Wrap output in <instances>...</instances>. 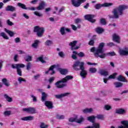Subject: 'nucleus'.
I'll use <instances>...</instances> for the list:
<instances>
[{
	"label": "nucleus",
	"mask_w": 128,
	"mask_h": 128,
	"mask_svg": "<svg viewBox=\"0 0 128 128\" xmlns=\"http://www.w3.org/2000/svg\"><path fill=\"white\" fill-rule=\"evenodd\" d=\"M96 35L93 36L92 38L88 42L89 46H94V40H96Z\"/></svg>",
	"instance_id": "aec40b11"
},
{
	"label": "nucleus",
	"mask_w": 128,
	"mask_h": 128,
	"mask_svg": "<svg viewBox=\"0 0 128 128\" xmlns=\"http://www.w3.org/2000/svg\"><path fill=\"white\" fill-rule=\"evenodd\" d=\"M6 12H16V8L15 6H12L8 5L6 8Z\"/></svg>",
	"instance_id": "f8f14e48"
},
{
	"label": "nucleus",
	"mask_w": 128,
	"mask_h": 128,
	"mask_svg": "<svg viewBox=\"0 0 128 128\" xmlns=\"http://www.w3.org/2000/svg\"><path fill=\"white\" fill-rule=\"evenodd\" d=\"M76 44H78V41L76 40H74L69 44V46H70V50H78V48H80V46H76Z\"/></svg>",
	"instance_id": "6e6552de"
},
{
	"label": "nucleus",
	"mask_w": 128,
	"mask_h": 128,
	"mask_svg": "<svg viewBox=\"0 0 128 128\" xmlns=\"http://www.w3.org/2000/svg\"><path fill=\"white\" fill-rule=\"evenodd\" d=\"M38 44H40V40H35L33 44H32V48H38Z\"/></svg>",
	"instance_id": "473e14b6"
},
{
	"label": "nucleus",
	"mask_w": 128,
	"mask_h": 128,
	"mask_svg": "<svg viewBox=\"0 0 128 128\" xmlns=\"http://www.w3.org/2000/svg\"><path fill=\"white\" fill-rule=\"evenodd\" d=\"M16 70L18 74L20 76H22V69H20V68H17Z\"/></svg>",
	"instance_id": "5fc2aeb1"
},
{
	"label": "nucleus",
	"mask_w": 128,
	"mask_h": 128,
	"mask_svg": "<svg viewBox=\"0 0 128 128\" xmlns=\"http://www.w3.org/2000/svg\"><path fill=\"white\" fill-rule=\"evenodd\" d=\"M80 22H82V19L80 18H76L75 19V24H80Z\"/></svg>",
	"instance_id": "0e129e2a"
},
{
	"label": "nucleus",
	"mask_w": 128,
	"mask_h": 128,
	"mask_svg": "<svg viewBox=\"0 0 128 128\" xmlns=\"http://www.w3.org/2000/svg\"><path fill=\"white\" fill-rule=\"evenodd\" d=\"M70 26L72 30H78V28L76 27V26L74 24H71Z\"/></svg>",
	"instance_id": "338daca9"
},
{
	"label": "nucleus",
	"mask_w": 128,
	"mask_h": 128,
	"mask_svg": "<svg viewBox=\"0 0 128 128\" xmlns=\"http://www.w3.org/2000/svg\"><path fill=\"white\" fill-rule=\"evenodd\" d=\"M116 114H126V110L124 108H117L116 110Z\"/></svg>",
	"instance_id": "f3484780"
},
{
	"label": "nucleus",
	"mask_w": 128,
	"mask_h": 128,
	"mask_svg": "<svg viewBox=\"0 0 128 128\" xmlns=\"http://www.w3.org/2000/svg\"><path fill=\"white\" fill-rule=\"evenodd\" d=\"M45 6L46 3L42 1L39 4V6L36 8V9L38 10H44V8Z\"/></svg>",
	"instance_id": "6ab92c4d"
},
{
	"label": "nucleus",
	"mask_w": 128,
	"mask_h": 128,
	"mask_svg": "<svg viewBox=\"0 0 128 128\" xmlns=\"http://www.w3.org/2000/svg\"><path fill=\"white\" fill-rule=\"evenodd\" d=\"M72 4L75 8H78L80 6V4L78 0H71Z\"/></svg>",
	"instance_id": "4be33fe9"
},
{
	"label": "nucleus",
	"mask_w": 128,
	"mask_h": 128,
	"mask_svg": "<svg viewBox=\"0 0 128 128\" xmlns=\"http://www.w3.org/2000/svg\"><path fill=\"white\" fill-rule=\"evenodd\" d=\"M120 56H128V48H124L123 50H119Z\"/></svg>",
	"instance_id": "ddd939ff"
},
{
	"label": "nucleus",
	"mask_w": 128,
	"mask_h": 128,
	"mask_svg": "<svg viewBox=\"0 0 128 128\" xmlns=\"http://www.w3.org/2000/svg\"><path fill=\"white\" fill-rule=\"evenodd\" d=\"M78 56L80 58H84V54L82 52H80V53H78Z\"/></svg>",
	"instance_id": "e2e57ef3"
},
{
	"label": "nucleus",
	"mask_w": 128,
	"mask_h": 128,
	"mask_svg": "<svg viewBox=\"0 0 128 128\" xmlns=\"http://www.w3.org/2000/svg\"><path fill=\"white\" fill-rule=\"evenodd\" d=\"M84 120V118L82 117H80V119H78V117L76 116V118H70L68 120V121L70 122H77V124H80V122H82Z\"/></svg>",
	"instance_id": "0eeeda50"
},
{
	"label": "nucleus",
	"mask_w": 128,
	"mask_h": 128,
	"mask_svg": "<svg viewBox=\"0 0 128 128\" xmlns=\"http://www.w3.org/2000/svg\"><path fill=\"white\" fill-rule=\"evenodd\" d=\"M34 118V116H28L26 117H23L21 118V120H24V122H28V120H33Z\"/></svg>",
	"instance_id": "412c9836"
},
{
	"label": "nucleus",
	"mask_w": 128,
	"mask_h": 128,
	"mask_svg": "<svg viewBox=\"0 0 128 128\" xmlns=\"http://www.w3.org/2000/svg\"><path fill=\"white\" fill-rule=\"evenodd\" d=\"M87 120H88L89 122L93 124V122H94V120H96V116H88L87 118Z\"/></svg>",
	"instance_id": "c756f323"
},
{
	"label": "nucleus",
	"mask_w": 128,
	"mask_h": 128,
	"mask_svg": "<svg viewBox=\"0 0 128 128\" xmlns=\"http://www.w3.org/2000/svg\"><path fill=\"white\" fill-rule=\"evenodd\" d=\"M0 36H2V38H4L5 40H9V38L8 36L6 35V33L4 32H2L1 33H0Z\"/></svg>",
	"instance_id": "72a5a7b5"
},
{
	"label": "nucleus",
	"mask_w": 128,
	"mask_h": 128,
	"mask_svg": "<svg viewBox=\"0 0 128 128\" xmlns=\"http://www.w3.org/2000/svg\"><path fill=\"white\" fill-rule=\"evenodd\" d=\"M44 44H45V46H52V45L54 44V42H52V40H46V42H45Z\"/></svg>",
	"instance_id": "7c9ffc66"
},
{
	"label": "nucleus",
	"mask_w": 128,
	"mask_h": 128,
	"mask_svg": "<svg viewBox=\"0 0 128 128\" xmlns=\"http://www.w3.org/2000/svg\"><path fill=\"white\" fill-rule=\"evenodd\" d=\"M56 118L57 120H64V116L56 114Z\"/></svg>",
	"instance_id": "de8ad7c7"
},
{
	"label": "nucleus",
	"mask_w": 128,
	"mask_h": 128,
	"mask_svg": "<svg viewBox=\"0 0 128 128\" xmlns=\"http://www.w3.org/2000/svg\"><path fill=\"white\" fill-rule=\"evenodd\" d=\"M18 82H19V84H22V82H26V79L22 78V77H20L18 78Z\"/></svg>",
	"instance_id": "bf43d9fd"
},
{
	"label": "nucleus",
	"mask_w": 128,
	"mask_h": 128,
	"mask_svg": "<svg viewBox=\"0 0 128 128\" xmlns=\"http://www.w3.org/2000/svg\"><path fill=\"white\" fill-rule=\"evenodd\" d=\"M34 14H35V16H39V18H40V17L42 16H43L42 14L38 11L34 12Z\"/></svg>",
	"instance_id": "603ef678"
},
{
	"label": "nucleus",
	"mask_w": 128,
	"mask_h": 128,
	"mask_svg": "<svg viewBox=\"0 0 128 128\" xmlns=\"http://www.w3.org/2000/svg\"><path fill=\"white\" fill-rule=\"evenodd\" d=\"M60 33L62 36H64L66 34V28L62 27L60 29Z\"/></svg>",
	"instance_id": "4c0bfd02"
},
{
	"label": "nucleus",
	"mask_w": 128,
	"mask_h": 128,
	"mask_svg": "<svg viewBox=\"0 0 128 128\" xmlns=\"http://www.w3.org/2000/svg\"><path fill=\"white\" fill-rule=\"evenodd\" d=\"M4 32H6V34H8V36H10L11 38H12V36H14V34H16V32H12V30H8L6 28H4Z\"/></svg>",
	"instance_id": "dca6fc26"
},
{
	"label": "nucleus",
	"mask_w": 128,
	"mask_h": 128,
	"mask_svg": "<svg viewBox=\"0 0 128 128\" xmlns=\"http://www.w3.org/2000/svg\"><path fill=\"white\" fill-rule=\"evenodd\" d=\"M34 32H37V36L38 38H42L44 36V28H40V26H36L34 27Z\"/></svg>",
	"instance_id": "39448f33"
},
{
	"label": "nucleus",
	"mask_w": 128,
	"mask_h": 128,
	"mask_svg": "<svg viewBox=\"0 0 128 128\" xmlns=\"http://www.w3.org/2000/svg\"><path fill=\"white\" fill-rule=\"evenodd\" d=\"M92 128H100V124L94 122L92 123Z\"/></svg>",
	"instance_id": "a19ab883"
},
{
	"label": "nucleus",
	"mask_w": 128,
	"mask_h": 128,
	"mask_svg": "<svg viewBox=\"0 0 128 128\" xmlns=\"http://www.w3.org/2000/svg\"><path fill=\"white\" fill-rule=\"evenodd\" d=\"M96 118H98V120H104V115L102 114H98L96 116Z\"/></svg>",
	"instance_id": "052dcab7"
},
{
	"label": "nucleus",
	"mask_w": 128,
	"mask_h": 128,
	"mask_svg": "<svg viewBox=\"0 0 128 128\" xmlns=\"http://www.w3.org/2000/svg\"><path fill=\"white\" fill-rule=\"evenodd\" d=\"M56 67V64L52 65L49 68L48 70L45 72V74H50L51 75L54 74H56V72L54 71V68H55Z\"/></svg>",
	"instance_id": "9b49d317"
},
{
	"label": "nucleus",
	"mask_w": 128,
	"mask_h": 128,
	"mask_svg": "<svg viewBox=\"0 0 128 128\" xmlns=\"http://www.w3.org/2000/svg\"><path fill=\"white\" fill-rule=\"evenodd\" d=\"M37 60H39V62H41L42 64H45L46 61L44 60V55L41 56L40 57L37 58Z\"/></svg>",
	"instance_id": "79ce46f5"
},
{
	"label": "nucleus",
	"mask_w": 128,
	"mask_h": 128,
	"mask_svg": "<svg viewBox=\"0 0 128 128\" xmlns=\"http://www.w3.org/2000/svg\"><path fill=\"white\" fill-rule=\"evenodd\" d=\"M59 72L61 74H68V70L66 69H59Z\"/></svg>",
	"instance_id": "e433bc0d"
},
{
	"label": "nucleus",
	"mask_w": 128,
	"mask_h": 128,
	"mask_svg": "<svg viewBox=\"0 0 128 128\" xmlns=\"http://www.w3.org/2000/svg\"><path fill=\"white\" fill-rule=\"evenodd\" d=\"M4 97L5 98H6L7 102H12V98L10 97H9V96H8V94H5L4 95Z\"/></svg>",
	"instance_id": "c9c22d12"
},
{
	"label": "nucleus",
	"mask_w": 128,
	"mask_h": 128,
	"mask_svg": "<svg viewBox=\"0 0 128 128\" xmlns=\"http://www.w3.org/2000/svg\"><path fill=\"white\" fill-rule=\"evenodd\" d=\"M26 67L27 70H32V62H28Z\"/></svg>",
	"instance_id": "09e8293b"
},
{
	"label": "nucleus",
	"mask_w": 128,
	"mask_h": 128,
	"mask_svg": "<svg viewBox=\"0 0 128 128\" xmlns=\"http://www.w3.org/2000/svg\"><path fill=\"white\" fill-rule=\"evenodd\" d=\"M22 110H24V112H28L29 114H36V108H24Z\"/></svg>",
	"instance_id": "9d476101"
},
{
	"label": "nucleus",
	"mask_w": 128,
	"mask_h": 128,
	"mask_svg": "<svg viewBox=\"0 0 128 128\" xmlns=\"http://www.w3.org/2000/svg\"><path fill=\"white\" fill-rule=\"evenodd\" d=\"M31 98H32V102H38V99L36 98V96H34V94L31 95Z\"/></svg>",
	"instance_id": "13d9d810"
},
{
	"label": "nucleus",
	"mask_w": 128,
	"mask_h": 128,
	"mask_svg": "<svg viewBox=\"0 0 128 128\" xmlns=\"http://www.w3.org/2000/svg\"><path fill=\"white\" fill-rule=\"evenodd\" d=\"M103 6L104 4H98L94 6V8L96 10H100Z\"/></svg>",
	"instance_id": "58836bf2"
},
{
	"label": "nucleus",
	"mask_w": 128,
	"mask_h": 128,
	"mask_svg": "<svg viewBox=\"0 0 128 128\" xmlns=\"http://www.w3.org/2000/svg\"><path fill=\"white\" fill-rule=\"evenodd\" d=\"M83 114H90L94 112V110L92 108H86L83 110H82Z\"/></svg>",
	"instance_id": "a878e982"
},
{
	"label": "nucleus",
	"mask_w": 128,
	"mask_h": 128,
	"mask_svg": "<svg viewBox=\"0 0 128 128\" xmlns=\"http://www.w3.org/2000/svg\"><path fill=\"white\" fill-rule=\"evenodd\" d=\"M114 6V4L106 2L103 4V6L106 8H108V6Z\"/></svg>",
	"instance_id": "c03bdc74"
},
{
	"label": "nucleus",
	"mask_w": 128,
	"mask_h": 128,
	"mask_svg": "<svg viewBox=\"0 0 128 128\" xmlns=\"http://www.w3.org/2000/svg\"><path fill=\"white\" fill-rule=\"evenodd\" d=\"M70 93L66 92L64 94H60L55 95V98H56L60 99V98H64V96H70Z\"/></svg>",
	"instance_id": "2eb2a0df"
},
{
	"label": "nucleus",
	"mask_w": 128,
	"mask_h": 128,
	"mask_svg": "<svg viewBox=\"0 0 128 128\" xmlns=\"http://www.w3.org/2000/svg\"><path fill=\"white\" fill-rule=\"evenodd\" d=\"M98 73L100 76H108V72L105 70H100Z\"/></svg>",
	"instance_id": "393cba45"
},
{
	"label": "nucleus",
	"mask_w": 128,
	"mask_h": 128,
	"mask_svg": "<svg viewBox=\"0 0 128 128\" xmlns=\"http://www.w3.org/2000/svg\"><path fill=\"white\" fill-rule=\"evenodd\" d=\"M121 124H123V126H120L118 127V128H128V120H124L121 122Z\"/></svg>",
	"instance_id": "5701e85b"
},
{
	"label": "nucleus",
	"mask_w": 128,
	"mask_h": 128,
	"mask_svg": "<svg viewBox=\"0 0 128 128\" xmlns=\"http://www.w3.org/2000/svg\"><path fill=\"white\" fill-rule=\"evenodd\" d=\"M95 30L96 32H97V34H102V32H104V28H102L101 27H98L95 29Z\"/></svg>",
	"instance_id": "cd10ccee"
},
{
	"label": "nucleus",
	"mask_w": 128,
	"mask_h": 128,
	"mask_svg": "<svg viewBox=\"0 0 128 128\" xmlns=\"http://www.w3.org/2000/svg\"><path fill=\"white\" fill-rule=\"evenodd\" d=\"M117 74L118 73H114L112 75H110L108 76V78L114 79L116 78V76Z\"/></svg>",
	"instance_id": "4d7b16f0"
},
{
	"label": "nucleus",
	"mask_w": 128,
	"mask_h": 128,
	"mask_svg": "<svg viewBox=\"0 0 128 128\" xmlns=\"http://www.w3.org/2000/svg\"><path fill=\"white\" fill-rule=\"evenodd\" d=\"M104 43L102 42L99 44L98 48L95 53L96 58H106V56H114L116 55L114 52H108L104 53Z\"/></svg>",
	"instance_id": "f257e3e1"
},
{
	"label": "nucleus",
	"mask_w": 128,
	"mask_h": 128,
	"mask_svg": "<svg viewBox=\"0 0 128 128\" xmlns=\"http://www.w3.org/2000/svg\"><path fill=\"white\" fill-rule=\"evenodd\" d=\"M96 16L94 14H86L84 16V19L86 20H88V22H92V24L96 22V20L94 19V18H95Z\"/></svg>",
	"instance_id": "423d86ee"
},
{
	"label": "nucleus",
	"mask_w": 128,
	"mask_h": 128,
	"mask_svg": "<svg viewBox=\"0 0 128 128\" xmlns=\"http://www.w3.org/2000/svg\"><path fill=\"white\" fill-rule=\"evenodd\" d=\"M11 66L12 68H24L26 67V65L22 64H8L6 66Z\"/></svg>",
	"instance_id": "1a4fd4ad"
},
{
	"label": "nucleus",
	"mask_w": 128,
	"mask_h": 128,
	"mask_svg": "<svg viewBox=\"0 0 128 128\" xmlns=\"http://www.w3.org/2000/svg\"><path fill=\"white\" fill-rule=\"evenodd\" d=\"M98 48V47L97 48H96V47H92L90 50V52H94V56H96V50Z\"/></svg>",
	"instance_id": "a18cd8bd"
},
{
	"label": "nucleus",
	"mask_w": 128,
	"mask_h": 128,
	"mask_svg": "<svg viewBox=\"0 0 128 128\" xmlns=\"http://www.w3.org/2000/svg\"><path fill=\"white\" fill-rule=\"evenodd\" d=\"M72 68L75 70H80V76L83 78V80L86 78V76L88 75V72H86V68H84V62H82L80 60L76 61L73 64Z\"/></svg>",
	"instance_id": "f03ea898"
},
{
	"label": "nucleus",
	"mask_w": 128,
	"mask_h": 128,
	"mask_svg": "<svg viewBox=\"0 0 128 128\" xmlns=\"http://www.w3.org/2000/svg\"><path fill=\"white\" fill-rule=\"evenodd\" d=\"M26 62H32V57L30 55H26L24 58Z\"/></svg>",
	"instance_id": "f704fd0d"
},
{
	"label": "nucleus",
	"mask_w": 128,
	"mask_h": 128,
	"mask_svg": "<svg viewBox=\"0 0 128 128\" xmlns=\"http://www.w3.org/2000/svg\"><path fill=\"white\" fill-rule=\"evenodd\" d=\"M96 72H98V70L96 68H91L89 70V72L90 74H95Z\"/></svg>",
	"instance_id": "37998d69"
},
{
	"label": "nucleus",
	"mask_w": 128,
	"mask_h": 128,
	"mask_svg": "<svg viewBox=\"0 0 128 128\" xmlns=\"http://www.w3.org/2000/svg\"><path fill=\"white\" fill-rule=\"evenodd\" d=\"M54 80H56V78H54V77H52V78H50L48 80V82H49L50 84H52Z\"/></svg>",
	"instance_id": "69168bd1"
},
{
	"label": "nucleus",
	"mask_w": 128,
	"mask_h": 128,
	"mask_svg": "<svg viewBox=\"0 0 128 128\" xmlns=\"http://www.w3.org/2000/svg\"><path fill=\"white\" fill-rule=\"evenodd\" d=\"M114 86H115V87L116 88H122V86H124V84L122 83L118 82H114Z\"/></svg>",
	"instance_id": "c85d7f7f"
},
{
	"label": "nucleus",
	"mask_w": 128,
	"mask_h": 128,
	"mask_svg": "<svg viewBox=\"0 0 128 128\" xmlns=\"http://www.w3.org/2000/svg\"><path fill=\"white\" fill-rule=\"evenodd\" d=\"M44 105L49 110H52V108H54V104H52V102L50 101H45Z\"/></svg>",
	"instance_id": "4468645a"
},
{
	"label": "nucleus",
	"mask_w": 128,
	"mask_h": 128,
	"mask_svg": "<svg viewBox=\"0 0 128 128\" xmlns=\"http://www.w3.org/2000/svg\"><path fill=\"white\" fill-rule=\"evenodd\" d=\"M48 96V95L46 92H42V102H46V98Z\"/></svg>",
	"instance_id": "2f4dec72"
},
{
	"label": "nucleus",
	"mask_w": 128,
	"mask_h": 128,
	"mask_svg": "<svg viewBox=\"0 0 128 128\" xmlns=\"http://www.w3.org/2000/svg\"><path fill=\"white\" fill-rule=\"evenodd\" d=\"M74 77L72 76H67L65 78L61 79L56 82L55 84V86L57 88H64L67 86H68V81L70 80H72Z\"/></svg>",
	"instance_id": "20e7f679"
},
{
	"label": "nucleus",
	"mask_w": 128,
	"mask_h": 128,
	"mask_svg": "<svg viewBox=\"0 0 128 128\" xmlns=\"http://www.w3.org/2000/svg\"><path fill=\"white\" fill-rule=\"evenodd\" d=\"M104 110H112V106L106 104L104 106Z\"/></svg>",
	"instance_id": "3c124183"
},
{
	"label": "nucleus",
	"mask_w": 128,
	"mask_h": 128,
	"mask_svg": "<svg viewBox=\"0 0 128 128\" xmlns=\"http://www.w3.org/2000/svg\"><path fill=\"white\" fill-rule=\"evenodd\" d=\"M17 6L20 8H22V10H26L28 8L26 4L20 2L17 3Z\"/></svg>",
	"instance_id": "bb28decb"
},
{
	"label": "nucleus",
	"mask_w": 128,
	"mask_h": 128,
	"mask_svg": "<svg viewBox=\"0 0 128 128\" xmlns=\"http://www.w3.org/2000/svg\"><path fill=\"white\" fill-rule=\"evenodd\" d=\"M117 80L118 82H127L128 81L126 79V78L122 75H120L117 77Z\"/></svg>",
	"instance_id": "b1692460"
},
{
	"label": "nucleus",
	"mask_w": 128,
	"mask_h": 128,
	"mask_svg": "<svg viewBox=\"0 0 128 128\" xmlns=\"http://www.w3.org/2000/svg\"><path fill=\"white\" fill-rule=\"evenodd\" d=\"M14 42H15L16 44H18V42H20V38L18 37L14 39Z\"/></svg>",
	"instance_id": "680f3d73"
},
{
	"label": "nucleus",
	"mask_w": 128,
	"mask_h": 128,
	"mask_svg": "<svg viewBox=\"0 0 128 128\" xmlns=\"http://www.w3.org/2000/svg\"><path fill=\"white\" fill-rule=\"evenodd\" d=\"M58 56H60V58H64V52L62 51L58 52Z\"/></svg>",
	"instance_id": "774afa93"
},
{
	"label": "nucleus",
	"mask_w": 128,
	"mask_h": 128,
	"mask_svg": "<svg viewBox=\"0 0 128 128\" xmlns=\"http://www.w3.org/2000/svg\"><path fill=\"white\" fill-rule=\"evenodd\" d=\"M12 114V111L9 110V111H5L4 112V116H10Z\"/></svg>",
	"instance_id": "8fccbe9b"
},
{
	"label": "nucleus",
	"mask_w": 128,
	"mask_h": 128,
	"mask_svg": "<svg viewBox=\"0 0 128 128\" xmlns=\"http://www.w3.org/2000/svg\"><path fill=\"white\" fill-rule=\"evenodd\" d=\"M112 40L114 42H117L118 44H120V37L116 34H114L112 36Z\"/></svg>",
	"instance_id": "a211bd4d"
},
{
	"label": "nucleus",
	"mask_w": 128,
	"mask_h": 128,
	"mask_svg": "<svg viewBox=\"0 0 128 128\" xmlns=\"http://www.w3.org/2000/svg\"><path fill=\"white\" fill-rule=\"evenodd\" d=\"M2 82L4 86H10V84H8V80H6V78L2 79Z\"/></svg>",
	"instance_id": "ea45409f"
},
{
	"label": "nucleus",
	"mask_w": 128,
	"mask_h": 128,
	"mask_svg": "<svg viewBox=\"0 0 128 128\" xmlns=\"http://www.w3.org/2000/svg\"><path fill=\"white\" fill-rule=\"evenodd\" d=\"M100 22L101 24H102L103 26L106 24V21L104 18H101L100 20Z\"/></svg>",
	"instance_id": "6e6d98bb"
},
{
	"label": "nucleus",
	"mask_w": 128,
	"mask_h": 128,
	"mask_svg": "<svg viewBox=\"0 0 128 128\" xmlns=\"http://www.w3.org/2000/svg\"><path fill=\"white\" fill-rule=\"evenodd\" d=\"M6 24H8V26H14V24L10 20H6Z\"/></svg>",
	"instance_id": "864d4df0"
},
{
	"label": "nucleus",
	"mask_w": 128,
	"mask_h": 128,
	"mask_svg": "<svg viewBox=\"0 0 128 128\" xmlns=\"http://www.w3.org/2000/svg\"><path fill=\"white\" fill-rule=\"evenodd\" d=\"M128 6L126 5H120L118 7H117L114 9L112 11L113 15H109V18H119L120 16L124 14V10H128Z\"/></svg>",
	"instance_id": "7ed1b4c3"
},
{
	"label": "nucleus",
	"mask_w": 128,
	"mask_h": 128,
	"mask_svg": "<svg viewBox=\"0 0 128 128\" xmlns=\"http://www.w3.org/2000/svg\"><path fill=\"white\" fill-rule=\"evenodd\" d=\"M40 128H48V125L46 124L44 122H41L40 126Z\"/></svg>",
	"instance_id": "49530a36"
}]
</instances>
